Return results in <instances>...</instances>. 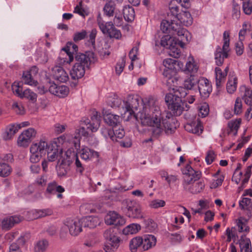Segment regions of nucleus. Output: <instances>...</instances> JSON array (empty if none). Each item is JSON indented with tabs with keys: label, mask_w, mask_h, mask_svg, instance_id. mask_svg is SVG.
Wrapping results in <instances>:
<instances>
[{
	"label": "nucleus",
	"mask_w": 252,
	"mask_h": 252,
	"mask_svg": "<svg viewBox=\"0 0 252 252\" xmlns=\"http://www.w3.org/2000/svg\"><path fill=\"white\" fill-rule=\"evenodd\" d=\"M104 237L107 241V245L105 246L106 252H110L109 250L114 252L120 245V240L116 235L114 229L106 230L104 233Z\"/></svg>",
	"instance_id": "nucleus-9"
},
{
	"label": "nucleus",
	"mask_w": 252,
	"mask_h": 252,
	"mask_svg": "<svg viewBox=\"0 0 252 252\" xmlns=\"http://www.w3.org/2000/svg\"><path fill=\"white\" fill-rule=\"evenodd\" d=\"M46 191L51 194L62 193L64 191V189L62 186L58 185L56 182L53 181L48 184Z\"/></svg>",
	"instance_id": "nucleus-32"
},
{
	"label": "nucleus",
	"mask_w": 252,
	"mask_h": 252,
	"mask_svg": "<svg viewBox=\"0 0 252 252\" xmlns=\"http://www.w3.org/2000/svg\"><path fill=\"white\" fill-rule=\"evenodd\" d=\"M49 144L45 139H41L39 142L33 143L30 147V152H37L45 155L48 150Z\"/></svg>",
	"instance_id": "nucleus-20"
},
{
	"label": "nucleus",
	"mask_w": 252,
	"mask_h": 252,
	"mask_svg": "<svg viewBox=\"0 0 252 252\" xmlns=\"http://www.w3.org/2000/svg\"><path fill=\"white\" fill-rule=\"evenodd\" d=\"M22 97H26L33 102L36 100L37 95L30 89H26L23 91Z\"/></svg>",
	"instance_id": "nucleus-49"
},
{
	"label": "nucleus",
	"mask_w": 252,
	"mask_h": 252,
	"mask_svg": "<svg viewBox=\"0 0 252 252\" xmlns=\"http://www.w3.org/2000/svg\"><path fill=\"white\" fill-rule=\"evenodd\" d=\"M141 228L140 225L138 224L132 223L127 226L124 229V233L126 235L136 233Z\"/></svg>",
	"instance_id": "nucleus-39"
},
{
	"label": "nucleus",
	"mask_w": 252,
	"mask_h": 252,
	"mask_svg": "<svg viewBox=\"0 0 252 252\" xmlns=\"http://www.w3.org/2000/svg\"><path fill=\"white\" fill-rule=\"evenodd\" d=\"M241 252H252V245L250 239L244 240L240 243Z\"/></svg>",
	"instance_id": "nucleus-47"
},
{
	"label": "nucleus",
	"mask_w": 252,
	"mask_h": 252,
	"mask_svg": "<svg viewBox=\"0 0 252 252\" xmlns=\"http://www.w3.org/2000/svg\"><path fill=\"white\" fill-rule=\"evenodd\" d=\"M138 106V98L133 95H129L127 100L124 102L125 110L123 115L124 117L126 118V120H129L132 117H135L134 111L137 109Z\"/></svg>",
	"instance_id": "nucleus-8"
},
{
	"label": "nucleus",
	"mask_w": 252,
	"mask_h": 252,
	"mask_svg": "<svg viewBox=\"0 0 252 252\" xmlns=\"http://www.w3.org/2000/svg\"><path fill=\"white\" fill-rule=\"evenodd\" d=\"M31 153L32 155L30 157V161L33 163H35L38 162L43 155L42 154L37 152L33 153L32 152H31Z\"/></svg>",
	"instance_id": "nucleus-62"
},
{
	"label": "nucleus",
	"mask_w": 252,
	"mask_h": 252,
	"mask_svg": "<svg viewBox=\"0 0 252 252\" xmlns=\"http://www.w3.org/2000/svg\"><path fill=\"white\" fill-rule=\"evenodd\" d=\"M83 223L85 227L94 228L98 224V219L96 217L89 216L82 219Z\"/></svg>",
	"instance_id": "nucleus-33"
},
{
	"label": "nucleus",
	"mask_w": 252,
	"mask_h": 252,
	"mask_svg": "<svg viewBox=\"0 0 252 252\" xmlns=\"http://www.w3.org/2000/svg\"><path fill=\"white\" fill-rule=\"evenodd\" d=\"M113 131L114 132L113 135L115 139L117 140L118 139H122L125 136V132L124 129L120 127L117 128V126L113 127Z\"/></svg>",
	"instance_id": "nucleus-54"
},
{
	"label": "nucleus",
	"mask_w": 252,
	"mask_h": 252,
	"mask_svg": "<svg viewBox=\"0 0 252 252\" xmlns=\"http://www.w3.org/2000/svg\"><path fill=\"white\" fill-rule=\"evenodd\" d=\"M94 61V54L93 52H88L86 54L76 53L75 56L76 64L81 65L84 67H89L91 62Z\"/></svg>",
	"instance_id": "nucleus-14"
},
{
	"label": "nucleus",
	"mask_w": 252,
	"mask_h": 252,
	"mask_svg": "<svg viewBox=\"0 0 252 252\" xmlns=\"http://www.w3.org/2000/svg\"><path fill=\"white\" fill-rule=\"evenodd\" d=\"M215 73L216 86L218 89L224 83L226 76V73L222 72L221 69L219 67H216Z\"/></svg>",
	"instance_id": "nucleus-29"
},
{
	"label": "nucleus",
	"mask_w": 252,
	"mask_h": 252,
	"mask_svg": "<svg viewBox=\"0 0 252 252\" xmlns=\"http://www.w3.org/2000/svg\"><path fill=\"white\" fill-rule=\"evenodd\" d=\"M36 135V131L33 128H29L24 130L19 136L17 140L18 145L20 147H27Z\"/></svg>",
	"instance_id": "nucleus-10"
},
{
	"label": "nucleus",
	"mask_w": 252,
	"mask_h": 252,
	"mask_svg": "<svg viewBox=\"0 0 252 252\" xmlns=\"http://www.w3.org/2000/svg\"><path fill=\"white\" fill-rule=\"evenodd\" d=\"M18 131V127L16 125H11L7 126L5 131L3 134V138L5 140H10L14 135Z\"/></svg>",
	"instance_id": "nucleus-28"
},
{
	"label": "nucleus",
	"mask_w": 252,
	"mask_h": 252,
	"mask_svg": "<svg viewBox=\"0 0 252 252\" xmlns=\"http://www.w3.org/2000/svg\"><path fill=\"white\" fill-rule=\"evenodd\" d=\"M142 238L140 237H136L132 239L129 242V248L132 252H135L139 248L141 250Z\"/></svg>",
	"instance_id": "nucleus-35"
},
{
	"label": "nucleus",
	"mask_w": 252,
	"mask_h": 252,
	"mask_svg": "<svg viewBox=\"0 0 252 252\" xmlns=\"http://www.w3.org/2000/svg\"><path fill=\"white\" fill-rule=\"evenodd\" d=\"M223 45L222 48L218 46L215 53V63L218 66H221L224 62V59L228 57L229 48V32L225 31L223 34Z\"/></svg>",
	"instance_id": "nucleus-6"
},
{
	"label": "nucleus",
	"mask_w": 252,
	"mask_h": 252,
	"mask_svg": "<svg viewBox=\"0 0 252 252\" xmlns=\"http://www.w3.org/2000/svg\"><path fill=\"white\" fill-rule=\"evenodd\" d=\"M243 8L244 12L247 15H250L252 12V3L249 0H245L243 2Z\"/></svg>",
	"instance_id": "nucleus-55"
},
{
	"label": "nucleus",
	"mask_w": 252,
	"mask_h": 252,
	"mask_svg": "<svg viewBox=\"0 0 252 252\" xmlns=\"http://www.w3.org/2000/svg\"><path fill=\"white\" fill-rule=\"evenodd\" d=\"M138 48L136 46L134 47L129 53V57L131 60V63L129 65V69L132 70L133 68V62L137 59V54L138 53Z\"/></svg>",
	"instance_id": "nucleus-50"
},
{
	"label": "nucleus",
	"mask_w": 252,
	"mask_h": 252,
	"mask_svg": "<svg viewBox=\"0 0 252 252\" xmlns=\"http://www.w3.org/2000/svg\"><path fill=\"white\" fill-rule=\"evenodd\" d=\"M47 153V159L49 162H53L60 157V155L62 154V151H59L56 144H51L48 146Z\"/></svg>",
	"instance_id": "nucleus-21"
},
{
	"label": "nucleus",
	"mask_w": 252,
	"mask_h": 252,
	"mask_svg": "<svg viewBox=\"0 0 252 252\" xmlns=\"http://www.w3.org/2000/svg\"><path fill=\"white\" fill-rule=\"evenodd\" d=\"M63 50L65 53L66 55L68 57L69 60L66 58H62L61 54L58 59L61 63H70L73 61L74 55H76L78 50V46L73 43H70L69 46L63 49Z\"/></svg>",
	"instance_id": "nucleus-15"
},
{
	"label": "nucleus",
	"mask_w": 252,
	"mask_h": 252,
	"mask_svg": "<svg viewBox=\"0 0 252 252\" xmlns=\"http://www.w3.org/2000/svg\"><path fill=\"white\" fill-rule=\"evenodd\" d=\"M126 203L127 211L126 213L128 217L136 219L144 218V214L141 211V207L139 204L132 201H127Z\"/></svg>",
	"instance_id": "nucleus-12"
},
{
	"label": "nucleus",
	"mask_w": 252,
	"mask_h": 252,
	"mask_svg": "<svg viewBox=\"0 0 252 252\" xmlns=\"http://www.w3.org/2000/svg\"><path fill=\"white\" fill-rule=\"evenodd\" d=\"M101 133L106 139L110 138L113 141H118L117 139L114 138V136L113 135L114 132L113 131V129L111 128L106 127L102 128Z\"/></svg>",
	"instance_id": "nucleus-46"
},
{
	"label": "nucleus",
	"mask_w": 252,
	"mask_h": 252,
	"mask_svg": "<svg viewBox=\"0 0 252 252\" xmlns=\"http://www.w3.org/2000/svg\"><path fill=\"white\" fill-rule=\"evenodd\" d=\"M80 153L81 158L85 160L97 158L99 156L97 152L87 147L82 148L80 151Z\"/></svg>",
	"instance_id": "nucleus-24"
},
{
	"label": "nucleus",
	"mask_w": 252,
	"mask_h": 252,
	"mask_svg": "<svg viewBox=\"0 0 252 252\" xmlns=\"http://www.w3.org/2000/svg\"><path fill=\"white\" fill-rule=\"evenodd\" d=\"M81 65L75 63L70 71V76L74 80L82 78L85 74V68Z\"/></svg>",
	"instance_id": "nucleus-26"
},
{
	"label": "nucleus",
	"mask_w": 252,
	"mask_h": 252,
	"mask_svg": "<svg viewBox=\"0 0 252 252\" xmlns=\"http://www.w3.org/2000/svg\"><path fill=\"white\" fill-rule=\"evenodd\" d=\"M103 114L104 117V120L107 124L112 126L113 127L116 126H118L120 122V117L119 116L117 115H114L111 113H107V112H105L103 111Z\"/></svg>",
	"instance_id": "nucleus-25"
},
{
	"label": "nucleus",
	"mask_w": 252,
	"mask_h": 252,
	"mask_svg": "<svg viewBox=\"0 0 252 252\" xmlns=\"http://www.w3.org/2000/svg\"><path fill=\"white\" fill-rule=\"evenodd\" d=\"M82 220L79 219H68L65 225L68 227L70 234L72 236H77L82 231Z\"/></svg>",
	"instance_id": "nucleus-13"
},
{
	"label": "nucleus",
	"mask_w": 252,
	"mask_h": 252,
	"mask_svg": "<svg viewBox=\"0 0 252 252\" xmlns=\"http://www.w3.org/2000/svg\"><path fill=\"white\" fill-rule=\"evenodd\" d=\"M161 30L164 33H170L173 35H177L180 37L179 40V44L181 47H183L184 46V41L187 38L188 31L175 22L174 19L170 21L167 20H163L160 24Z\"/></svg>",
	"instance_id": "nucleus-3"
},
{
	"label": "nucleus",
	"mask_w": 252,
	"mask_h": 252,
	"mask_svg": "<svg viewBox=\"0 0 252 252\" xmlns=\"http://www.w3.org/2000/svg\"><path fill=\"white\" fill-rule=\"evenodd\" d=\"M198 79L194 75H190L189 77L185 80L184 83V88L187 90H191L198 83ZM183 88V87H182Z\"/></svg>",
	"instance_id": "nucleus-30"
},
{
	"label": "nucleus",
	"mask_w": 252,
	"mask_h": 252,
	"mask_svg": "<svg viewBox=\"0 0 252 252\" xmlns=\"http://www.w3.org/2000/svg\"><path fill=\"white\" fill-rule=\"evenodd\" d=\"M146 227L150 231H152L157 228V224L151 219L144 220Z\"/></svg>",
	"instance_id": "nucleus-58"
},
{
	"label": "nucleus",
	"mask_w": 252,
	"mask_h": 252,
	"mask_svg": "<svg viewBox=\"0 0 252 252\" xmlns=\"http://www.w3.org/2000/svg\"><path fill=\"white\" fill-rule=\"evenodd\" d=\"M22 220V218L19 216H12L4 218L1 222V228L5 230H8L19 223Z\"/></svg>",
	"instance_id": "nucleus-19"
},
{
	"label": "nucleus",
	"mask_w": 252,
	"mask_h": 252,
	"mask_svg": "<svg viewBox=\"0 0 252 252\" xmlns=\"http://www.w3.org/2000/svg\"><path fill=\"white\" fill-rule=\"evenodd\" d=\"M123 15L124 19L127 22H132L135 18V11L134 8L129 5L125 6L123 8Z\"/></svg>",
	"instance_id": "nucleus-31"
},
{
	"label": "nucleus",
	"mask_w": 252,
	"mask_h": 252,
	"mask_svg": "<svg viewBox=\"0 0 252 252\" xmlns=\"http://www.w3.org/2000/svg\"><path fill=\"white\" fill-rule=\"evenodd\" d=\"M242 104L240 98H236L234 105V111L236 115H239L242 113Z\"/></svg>",
	"instance_id": "nucleus-57"
},
{
	"label": "nucleus",
	"mask_w": 252,
	"mask_h": 252,
	"mask_svg": "<svg viewBox=\"0 0 252 252\" xmlns=\"http://www.w3.org/2000/svg\"><path fill=\"white\" fill-rule=\"evenodd\" d=\"M216 156L214 151L210 150L208 151L205 158V160L208 164H211L214 160Z\"/></svg>",
	"instance_id": "nucleus-63"
},
{
	"label": "nucleus",
	"mask_w": 252,
	"mask_h": 252,
	"mask_svg": "<svg viewBox=\"0 0 252 252\" xmlns=\"http://www.w3.org/2000/svg\"><path fill=\"white\" fill-rule=\"evenodd\" d=\"M71 162L68 158H60L56 165L57 175L60 177H67L69 176Z\"/></svg>",
	"instance_id": "nucleus-11"
},
{
	"label": "nucleus",
	"mask_w": 252,
	"mask_h": 252,
	"mask_svg": "<svg viewBox=\"0 0 252 252\" xmlns=\"http://www.w3.org/2000/svg\"><path fill=\"white\" fill-rule=\"evenodd\" d=\"M34 213V218L37 219L40 218L51 215L53 213V212L51 210L47 209L43 210H35Z\"/></svg>",
	"instance_id": "nucleus-44"
},
{
	"label": "nucleus",
	"mask_w": 252,
	"mask_h": 252,
	"mask_svg": "<svg viewBox=\"0 0 252 252\" xmlns=\"http://www.w3.org/2000/svg\"><path fill=\"white\" fill-rule=\"evenodd\" d=\"M199 116L205 117L208 115L209 112V106L206 103L203 104L199 108Z\"/></svg>",
	"instance_id": "nucleus-56"
},
{
	"label": "nucleus",
	"mask_w": 252,
	"mask_h": 252,
	"mask_svg": "<svg viewBox=\"0 0 252 252\" xmlns=\"http://www.w3.org/2000/svg\"><path fill=\"white\" fill-rule=\"evenodd\" d=\"M245 88V94L243 96V99L245 103L250 106L252 105V91L244 87Z\"/></svg>",
	"instance_id": "nucleus-43"
},
{
	"label": "nucleus",
	"mask_w": 252,
	"mask_h": 252,
	"mask_svg": "<svg viewBox=\"0 0 252 252\" xmlns=\"http://www.w3.org/2000/svg\"><path fill=\"white\" fill-rule=\"evenodd\" d=\"M184 174L183 188L185 190L193 194L200 192L204 187L202 182L194 183L199 179L201 172L194 170L189 164L186 166L183 170Z\"/></svg>",
	"instance_id": "nucleus-2"
},
{
	"label": "nucleus",
	"mask_w": 252,
	"mask_h": 252,
	"mask_svg": "<svg viewBox=\"0 0 252 252\" xmlns=\"http://www.w3.org/2000/svg\"><path fill=\"white\" fill-rule=\"evenodd\" d=\"M12 108L17 114H23L24 113V108L21 103L14 102Z\"/></svg>",
	"instance_id": "nucleus-60"
},
{
	"label": "nucleus",
	"mask_w": 252,
	"mask_h": 252,
	"mask_svg": "<svg viewBox=\"0 0 252 252\" xmlns=\"http://www.w3.org/2000/svg\"><path fill=\"white\" fill-rule=\"evenodd\" d=\"M115 9V4L112 1H109L108 3H106L103 8L105 14L108 17L113 16Z\"/></svg>",
	"instance_id": "nucleus-40"
},
{
	"label": "nucleus",
	"mask_w": 252,
	"mask_h": 252,
	"mask_svg": "<svg viewBox=\"0 0 252 252\" xmlns=\"http://www.w3.org/2000/svg\"><path fill=\"white\" fill-rule=\"evenodd\" d=\"M164 113L161 111L158 102L154 99L148 101L145 104L143 111L137 115L143 126H148L152 127L153 134L159 136L165 131L167 134H171L175 131L176 126L168 124L164 119Z\"/></svg>",
	"instance_id": "nucleus-1"
},
{
	"label": "nucleus",
	"mask_w": 252,
	"mask_h": 252,
	"mask_svg": "<svg viewBox=\"0 0 252 252\" xmlns=\"http://www.w3.org/2000/svg\"><path fill=\"white\" fill-rule=\"evenodd\" d=\"M141 251H147L155 246L157 243L156 238L153 235H146L142 237Z\"/></svg>",
	"instance_id": "nucleus-22"
},
{
	"label": "nucleus",
	"mask_w": 252,
	"mask_h": 252,
	"mask_svg": "<svg viewBox=\"0 0 252 252\" xmlns=\"http://www.w3.org/2000/svg\"><path fill=\"white\" fill-rule=\"evenodd\" d=\"M87 35L86 31H82L81 32H76L74 34L73 40L75 42L79 41L85 38Z\"/></svg>",
	"instance_id": "nucleus-61"
},
{
	"label": "nucleus",
	"mask_w": 252,
	"mask_h": 252,
	"mask_svg": "<svg viewBox=\"0 0 252 252\" xmlns=\"http://www.w3.org/2000/svg\"><path fill=\"white\" fill-rule=\"evenodd\" d=\"M126 63V58L123 57L120 61L117 63L115 67L116 73L118 75H120L123 71Z\"/></svg>",
	"instance_id": "nucleus-51"
},
{
	"label": "nucleus",
	"mask_w": 252,
	"mask_h": 252,
	"mask_svg": "<svg viewBox=\"0 0 252 252\" xmlns=\"http://www.w3.org/2000/svg\"><path fill=\"white\" fill-rule=\"evenodd\" d=\"M237 225L238 227V231L240 232L250 231V227L248 225V220L244 218L241 217L236 221Z\"/></svg>",
	"instance_id": "nucleus-36"
},
{
	"label": "nucleus",
	"mask_w": 252,
	"mask_h": 252,
	"mask_svg": "<svg viewBox=\"0 0 252 252\" xmlns=\"http://www.w3.org/2000/svg\"><path fill=\"white\" fill-rule=\"evenodd\" d=\"M12 172V168L4 162H0V177H7Z\"/></svg>",
	"instance_id": "nucleus-37"
},
{
	"label": "nucleus",
	"mask_w": 252,
	"mask_h": 252,
	"mask_svg": "<svg viewBox=\"0 0 252 252\" xmlns=\"http://www.w3.org/2000/svg\"><path fill=\"white\" fill-rule=\"evenodd\" d=\"M105 222L108 225H123L125 223V219L115 212H110L105 216Z\"/></svg>",
	"instance_id": "nucleus-16"
},
{
	"label": "nucleus",
	"mask_w": 252,
	"mask_h": 252,
	"mask_svg": "<svg viewBox=\"0 0 252 252\" xmlns=\"http://www.w3.org/2000/svg\"><path fill=\"white\" fill-rule=\"evenodd\" d=\"M57 90L55 95L61 97L66 96L69 93L68 88L64 85L58 86Z\"/></svg>",
	"instance_id": "nucleus-45"
},
{
	"label": "nucleus",
	"mask_w": 252,
	"mask_h": 252,
	"mask_svg": "<svg viewBox=\"0 0 252 252\" xmlns=\"http://www.w3.org/2000/svg\"><path fill=\"white\" fill-rule=\"evenodd\" d=\"M176 93H177L176 95L177 96V98L175 101L173 100V98L169 99L171 94L165 96V101L169 102V108L172 111L174 115L180 116L184 109V104L181 98L185 97L188 93L182 88H179Z\"/></svg>",
	"instance_id": "nucleus-4"
},
{
	"label": "nucleus",
	"mask_w": 252,
	"mask_h": 252,
	"mask_svg": "<svg viewBox=\"0 0 252 252\" xmlns=\"http://www.w3.org/2000/svg\"><path fill=\"white\" fill-rule=\"evenodd\" d=\"M37 71V68L35 66H33L29 71L24 72L23 79L25 83L31 86H36L38 84V82L33 80L32 74L36 73Z\"/></svg>",
	"instance_id": "nucleus-23"
},
{
	"label": "nucleus",
	"mask_w": 252,
	"mask_h": 252,
	"mask_svg": "<svg viewBox=\"0 0 252 252\" xmlns=\"http://www.w3.org/2000/svg\"><path fill=\"white\" fill-rule=\"evenodd\" d=\"M177 20L186 26L191 25L193 22V19L189 11H182L180 12Z\"/></svg>",
	"instance_id": "nucleus-27"
},
{
	"label": "nucleus",
	"mask_w": 252,
	"mask_h": 252,
	"mask_svg": "<svg viewBox=\"0 0 252 252\" xmlns=\"http://www.w3.org/2000/svg\"><path fill=\"white\" fill-rule=\"evenodd\" d=\"M121 102L122 100L118 97L111 98L108 101L109 105L112 107H119L121 105Z\"/></svg>",
	"instance_id": "nucleus-64"
},
{
	"label": "nucleus",
	"mask_w": 252,
	"mask_h": 252,
	"mask_svg": "<svg viewBox=\"0 0 252 252\" xmlns=\"http://www.w3.org/2000/svg\"><path fill=\"white\" fill-rule=\"evenodd\" d=\"M165 205V202L162 200L155 199L151 201L149 203L151 208L157 209L159 207H162Z\"/></svg>",
	"instance_id": "nucleus-52"
},
{
	"label": "nucleus",
	"mask_w": 252,
	"mask_h": 252,
	"mask_svg": "<svg viewBox=\"0 0 252 252\" xmlns=\"http://www.w3.org/2000/svg\"><path fill=\"white\" fill-rule=\"evenodd\" d=\"M52 75L53 78L62 83H65L69 79L67 72L60 66H55L52 68Z\"/></svg>",
	"instance_id": "nucleus-18"
},
{
	"label": "nucleus",
	"mask_w": 252,
	"mask_h": 252,
	"mask_svg": "<svg viewBox=\"0 0 252 252\" xmlns=\"http://www.w3.org/2000/svg\"><path fill=\"white\" fill-rule=\"evenodd\" d=\"M75 165L76 166V171L79 173L81 175H82L83 172L84 171V166L83 164L81 162V161L79 159L77 156L75 158Z\"/></svg>",
	"instance_id": "nucleus-59"
},
{
	"label": "nucleus",
	"mask_w": 252,
	"mask_h": 252,
	"mask_svg": "<svg viewBox=\"0 0 252 252\" xmlns=\"http://www.w3.org/2000/svg\"><path fill=\"white\" fill-rule=\"evenodd\" d=\"M174 39L169 35H166L161 38L160 44L166 48L169 49L172 47Z\"/></svg>",
	"instance_id": "nucleus-41"
},
{
	"label": "nucleus",
	"mask_w": 252,
	"mask_h": 252,
	"mask_svg": "<svg viewBox=\"0 0 252 252\" xmlns=\"http://www.w3.org/2000/svg\"><path fill=\"white\" fill-rule=\"evenodd\" d=\"M198 89L202 97H207L209 96L212 92V86L209 81L205 78H200L197 83Z\"/></svg>",
	"instance_id": "nucleus-17"
},
{
	"label": "nucleus",
	"mask_w": 252,
	"mask_h": 252,
	"mask_svg": "<svg viewBox=\"0 0 252 252\" xmlns=\"http://www.w3.org/2000/svg\"><path fill=\"white\" fill-rule=\"evenodd\" d=\"M12 90L14 94L22 97L23 92L22 91V88L20 86L19 83L14 82L12 85Z\"/></svg>",
	"instance_id": "nucleus-53"
},
{
	"label": "nucleus",
	"mask_w": 252,
	"mask_h": 252,
	"mask_svg": "<svg viewBox=\"0 0 252 252\" xmlns=\"http://www.w3.org/2000/svg\"><path fill=\"white\" fill-rule=\"evenodd\" d=\"M49 245L48 241L45 239L38 241L34 245V252H45Z\"/></svg>",
	"instance_id": "nucleus-34"
},
{
	"label": "nucleus",
	"mask_w": 252,
	"mask_h": 252,
	"mask_svg": "<svg viewBox=\"0 0 252 252\" xmlns=\"http://www.w3.org/2000/svg\"><path fill=\"white\" fill-rule=\"evenodd\" d=\"M198 65L196 63L193 59L191 58V60L188 61L186 65V71L194 75L198 70Z\"/></svg>",
	"instance_id": "nucleus-38"
},
{
	"label": "nucleus",
	"mask_w": 252,
	"mask_h": 252,
	"mask_svg": "<svg viewBox=\"0 0 252 252\" xmlns=\"http://www.w3.org/2000/svg\"><path fill=\"white\" fill-rule=\"evenodd\" d=\"M177 61L172 59H166L163 60V64L166 69L173 71L175 69Z\"/></svg>",
	"instance_id": "nucleus-48"
},
{
	"label": "nucleus",
	"mask_w": 252,
	"mask_h": 252,
	"mask_svg": "<svg viewBox=\"0 0 252 252\" xmlns=\"http://www.w3.org/2000/svg\"><path fill=\"white\" fill-rule=\"evenodd\" d=\"M97 25L104 34H107L110 38L120 39L122 34L120 31L115 28L112 22H105L99 14L97 19Z\"/></svg>",
	"instance_id": "nucleus-7"
},
{
	"label": "nucleus",
	"mask_w": 252,
	"mask_h": 252,
	"mask_svg": "<svg viewBox=\"0 0 252 252\" xmlns=\"http://www.w3.org/2000/svg\"><path fill=\"white\" fill-rule=\"evenodd\" d=\"M101 116L98 115L97 111L93 112L91 117V121L88 119L85 118L83 120V123L86 125V128L81 127L78 129V133L80 135L87 137L89 135L87 130H90L92 132L97 130L100 126Z\"/></svg>",
	"instance_id": "nucleus-5"
},
{
	"label": "nucleus",
	"mask_w": 252,
	"mask_h": 252,
	"mask_svg": "<svg viewBox=\"0 0 252 252\" xmlns=\"http://www.w3.org/2000/svg\"><path fill=\"white\" fill-rule=\"evenodd\" d=\"M237 83V78L233 77L232 79H229L226 86L227 92L229 94L233 93L236 90Z\"/></svg>",
	"instance_id": "nucleus-42"
}]
</instances>
